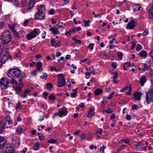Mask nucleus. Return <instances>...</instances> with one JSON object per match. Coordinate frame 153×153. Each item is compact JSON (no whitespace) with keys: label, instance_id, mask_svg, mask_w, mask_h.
<instances>
[{"label":"nucleus","instance_id":"obj_1","mask_svg":"<svg viewBox=\"0 0 153 153\" xmlns=\"http://www.w3.org/2000/svg\"><path fill=\"white\" fill-rule=\"evenodd\" d=\"M7 76L10 78L24 79L25 77V73L22 72L19 69L11 68L8 71Z\"/></svg>","mask_w":153,"mask_h":153},{"label":"nucleus","instance_id":"obj_2","mask_svg":"<svg viewBox=\"0 0 153 153\" xmlns=\"http://www.w3.org/2000/svg\"><path fill=\"white\" fill-rule=\"evenodd\" d=\"M0 39L3 44L9 43L12 39L10 32L7 30L4 31L1 36Z\"/></svg>","mask_w":153,"mask_h":153},{"label":"nucleus","instance_id":"obj_3","mask_svg":"<svg viewBox=\"0 0 153 153\" xmlns=\"http://www.w3.org/2000/svg\"><path fill=\"white\" fill-rule=\"evenodd\" d=\"M11 56L5 50H2L0 53V61L5 64L6 61H11Z\"/></svg>","mask_w":153,"mask_h":153},{"label":"nucleus","instance_id":"obj_4","mask_svg":"<svg viewBox=\"0 0 153 153\" xmlns=\"http://www.w3.org/2000/svg\"><path fill=\"white\" fill-rule=\"evenodd\" d=\"M38 11L35 15V18L36 19H42L45 16V8L43 5H40L38 8Z\"/></svg>","mask_w":153,"mask_h":153},{"label":"nucleus","instance_id":"obj_5","mask_svg":"<svg viewBox=\"0 0 153 153\" xmlns=\"http://www.w3.org/2000/svg\"><path fill=\"white\" fill-rule=\"evenodd\" d=\"M9 80L6 78L2 77L0 80V86L1 89L7 88L9 85Z\"/></svg>","mask_w":153,"mask_h":153},{"label":"nucleus","instance_id":"obj_6","mask_svg":"<svg viewBox=\"0 0 153 153\" xmlns=\"http://www.w3.org/2000/svg\"><path fill=\"white\" fill-rule=\"evenodd\" d=\"M39 34L38 31H37V29L35 28L33 31L28 33L26 35V38L28 40H30L36 37Z\"/></svg>","mask_w":153,"mask_h":153},{"label":"nucleus","instance_id":"obj_7","mask_svg":"<svg viewBox=\"0 0 153 153\" xmlns=\"http://www.w3.org/2000/svg\"><path fill=\"white\" fill-rule=\"evenodd\" d=\"M59 117H61L62 116H66L68 114L67 108L65 107H63L61 110L59 111Z\"/></svg>","mask_w":153,"mask_h":153},{"label":"nucleus","instance_id":"obj_8","mask_svg":"<svg viewBox=\"0 0 153 153\" xmlns=\"http://www.w3.org/2000/svg\"><path fill=\"white\" fill-rule=\"evenodd\" d=\"M5 153H15V151L13 147L10 145H7L5 146Z\"/></svg>","mask_w":153,"mask_h":153},{"label":"nucleus","instance_id":"obj_9","mask_svg":"<svg viewBox=\"0 0 153 153\" xmlns=\"http://www.w3.org/2000/svg\"><path fill=\"white\" fill-rule=\"evenodd\" d=\"M65 81L64 77L61 79L59 78L57 81L58 86L61 87L65 84Z\"/></svg>","mask_w":153,"mask_h":153},{"label":"nucleus","instance_id":"obj_10","mask_svg":"<svg viewBox=\"0 0 153 153\" xmlns=\"http://www.w3.org/2000/svg\"><path fill=\"white\" fill-rule=\"evenodd\" d=\"M95 113L94 109L91 108L89 109V111L86 113V116L88 117L91 118L94 115Z\"/></svg>","mask_w":153,"mask_h":153},{"label":"nucleus","instance_id":"obj_11","mask_svg":"<svg viewBox=\"0 0 153 153\" xmlns=\"http://www.w3.org/2000/svg\"><path fill=\"white\" fill-rule=\"evenodd\" d=\"M135 26V21L132 20L131 22L128 23L126 26V28L127 29H132L134 28Z\"/></svg>","mask_w":153,"mask_h":153},{"label":"nucleus","instance_id":"obj_12","mask_svg":"<svg viewBox=\"0 0 153 153\" xmlns=\"http://www.w3.org/2000/svg\"><path fill=\"white\" fill-rule=\"evenodd\" d=\"M49 30L51 31H52V33L54 35L59 34L60 33L58 28L54 26L52 27H51Z\"/></svg>","mask_w":153,"mask_h":153},{"label":"nucleus","instance_id":"obj_13","mask_svg":"<svg viewBox=\"0 0 153 153\" xmlns=\"http://www.w3.org/2000/svg\"><path fill=\"white\" fill-rule=\"evenodd\" d=\"M5 121H2L0 123V134H2L4 129V126L6 125Z\"/></svg>","mask_w":153,"mask_h":153},{"label":"nucleus","instance_id":"obj_14","mask_svg":"<svg viewBox=\"0 0 153 153\" xmlns=\"http://www.w3.org/2000/svg\"><path fill=\"white\" fill-rule=\"evenodd\" d=\"M146 102L148 104H150L151 102H153V97L146 94Z\"/></svg>","mask_w":153,"mask_h":153},{"label":"nucleus","instance_id":"obj_15","mask_svg":"<svg viewBox=\"0 0 153 153\" xmlns=\"http://www.w3.org/2000/svg\"><path fill=\"white\" fill-rule=\"evenodd\" d=\"M142 95L140 92H136L134 94V98L137 100H140V96Z\"/></svg>","mask_w":153,"mask_h":153},{"label":"nucleus","instance_id":"obj_16","mask_svg":"<svg viewBox=\"0 0 153 153\" xmlns=\"http://www.w3.org/2000/svg\"><path fill=\"white\" fill-rule=\"evenodd\" d=\"M35 4V1H30L28 4V8L27 9L28 10H30L33 8Z\"/></svg>","mask_w":153,"mask_h":153},{"label":"nucleus","instance_id":"obj_17","mask_svg":"<svg viewBox=\"0 0 153 153\" xmlns=\"http://www.w3.org/2000/svg\"><path fill=\"white\" fill-rule=\"evenodd\" d=\"M146 78L145 76H143L142 77L140 80V83L142 86H143L144 83L146 82Z\"/></svg>","mask_w":153,"mask_h":153},{"label":"nucleus","instance_id":"obj_18","mask_svg":"<svg viewBox=\"0 0 153 153\" xmlns=\"http://www.w3.org/2000/svg\"><path fill=\"white\" fill-rule=\"evenodd\" d=\"M140 56L146 58L147 56V52L144 50L141 51L139 53Z\"/></svg>","mask_w":153,"mask_h":153},{"label":"nucleus","instance_id":"obj_19","mask_svg":"<svg viewBox=\"0 0 153 153\" xmlns=\"http://www.w3.org/2000/svg\"><path fill=\"white\" fill-rule=\"evenodd\" d=\"M5 140L0 137V149L2 148L4 146Z\"/></svg>","mask_w":153,"mask_h":153},{"label":"nucleus","instance_id":"obj_20","mask_svg":"<svg viewBox=\"0 0 153 153\" xmlns=\"http://www.w3.org/2000/svg\"><path fill=\"white\" fill-rule=\"evenodd\" d=\"M6 121L8 122V124L9 125L12 123L13 121L12 120H10V117L9 115H7L5 117Z\"/></svg>","mask_w":153,"mask_h":153},{"label":"nucleus","instance_id":"obj_21","mask_svg":"<svg viewBox=\"0 0 153 153\" xmlns=\"http://www.w3.org/2000/svg\"><path fill=\"white\" fill-rule=\"evenodd\" d=\"M144 67L143 68V70H149V68H150L151 65V64L150 62L148 63V64L145 63L144 64Z\"/></svg>","mask_w":153,"mask_h":153},{"label":"nucleus","instance_id":"obj_22","mask_svg":"<svg viewBox=\"0 0 153 153\" xmlns=\"http://www.w3.org/2000/svg\"><path fill=\"white\" fill-rule=\"evenodd\" d=\"M102 90L100 88H97L94 91V94L96 95H100L102 92Z\"/></svg>","mask_w":153,"mask_h":153},{"label":"nucleus","instance_id":"obj_23","mask_svg":"<svg viewBox=\"0 0 153 153\" xmlns=\"http://www.w3.org/2000/svg\"><path fill=\"white\" fill-rule=\"evenodd\" d=\"M37 69L39 71L42 67V63L41 62H37L36 65Z\"/></svg>","mask_w":153,"mask_h":153},{"label":"nucleus","instance_id":"obj_24","mask_svg":"<svg viewBox=\"0 0 153 153\" xmlns=\"http://www.w3.org/2000/svg\"><path fill=\"white\" fill-rule=\"evenodd\" d=\"M39 144L38 142H36L34 143L33 146V149L36 151H37L39 149Z\"/></svg>","mask_w":153,"mask_h":153},{"label":"nucleus","instance_id":"obj_25","mask_svg":"<svg viewBox=\"0 0 153 153\" xmlns=\"http://www.w3.org/2000/svg\"><path fill=\"white\" fill-rule=\"evenodd\" d=\"M10 84H14L17 85L18 84V82L14 78H12L11 79L10 82Z\"/></svg>","mask_w":153,"mask_h":153},{"label":"nucleus","instance_id":"obj_26","mask_svg":"<svg viewBox=\"0 0 153 153\" xmlns=\"http://www.w3.org/2000/svg\"><path fill=\"white\" fill-rule=\"evenodd\" d=\"M49 99L50 100H54L56 99L55 94H51L49 96Z\"/></svg>","mask_w":153,"mask_h":153},{"label":"nucleus","instance_id":"obj_27","mask_svg":"<svg viewBox=\"0 0 153 153\" xmlns=\"http://www.w3.org/2000/svg\"><path fill=\"white\" fill-rule=\"evenodd\" d=\"M141 8L139 4H137L135 5L134 6V8L133 10L134 12H136L137 11L139 10Z\"/></svg>","mask_w":153,"mask_h":153},{"label":"nucleus","instance_id":"obj_28","mask_svg":"<svg viewBox=\"0 0 153 153\" xmlns=\"http://www.w3.org/2000/svg\"><path fill=\"white\" fill-rule=\"evenodd\" d=\"M15 90L16 91V94H17L18 95L19 94L18 93L21 92L22 91V89L19 86H16L15 87Z\"/></svg>","mask_w":153,"mask_h":153},{"label":"nucleus","instance_id":"obj_29","mask_svg":"<svg viewBox=\"0 0 153 153\" xmlns=\"http://www.w3.org/2000/svg\"><path fill=\"white\" fill-rule=\"evenodd\" d=\"M16 131L18 134H20L23 132V130L21 128L19 127L17 128Z\"/></svg>","mask_w":153,"mask_h":153},{"label":"nucleus","instance_id":"obj_30","mask_svg":"<svg viewBox=\"0 0 153 153\" xmlns=\"http://www.w3.org/2000/svg\"><path fill=\"white\" fill-rule=\"evenodd\" d=\"M57 141V139L54 140L52 138H51L48 140V142L50 143H55Z\"/></svg>","mask_w":153,"mask_h":153},{"label":"nucleus","instance_id":"obj_31","mask_svg":"<svg viewBox=\"0 0 153 153\" xmlns=\"http://www.w3.org/2000/svg\"><path fill=\"white\" fill-rule=\"evenodd\" d=\"M19 85L20 87H22L24 85L23 82H22V80L23 79L19 78Z\"/></svg>","mask_w":153,"mask_h":153},{"label":"nucleus","instance_id":"obj_32","mask_svg":"<svg viewBox=\"0 0 153 153\" xmlns=\"http://www.w3.org/2000/svg\"><path fill=\"white\" fill-rule=\"evenodd\" d=\"M57 26L59 28H64V27L65 26L64 23L62 22H61L58 23L57 25Z\"/></svg>","mask_w":153,"mask_h":153},{"label":"nucleus","instance_id":"obj_33","mask_svg":"<svg viewBox=\"0 0 153 153\" xmlns=\"http://www.w3.org/2000/svg\"><path fill=\"white\" fill-rule=\"evenodd\" d=\"M149 15L150 19L153 20V10H149Z\"/></svg>","mask_w":153,"mask_h":153},{"label":"nucleus","instance_id":"obj_34","mask_svg":"<svg viewBox=\"0 0 153 153\" xmlns=\"http://www.w3.org/2000/svg\"><path fill=\"white\" fill-rule=\"evenodd\" d=\"M14 33L13 35L15 37L19 38L20 36H19L18 33L15 30L13 32Z\"/></svg>","mask_w":153,"mask_h":153},{"label":"nucleus","instance_id":"obj_35","mask_svg":"<svg viewBox=\"0 0 153 153\" xmlns=\"http://www.w3.org/2000/svg\"><path fill=\"white\" fill-rule=\"evenodd\" d=\"M117 55L120 60H121L122 59L123 54L122 52H118L117 53Z\"/></svg>","mask_w":153,"mask_h":153},{"label":"nucleus","instance_id":"obj_36","mask_svg":"<svg viewBox=\"0 0 153 153\" xmlns=\"http://www.w3.org/2000/svg\"><path fill=\"white\" fill-rule=\"evenodd\" d=\"M142 49V47L141 45L140 44H138L136 46V50L137 51H139Z\"/></svg>","mask_w":153,"mask_h":153},{"label":"nucleus","instance_id":"obj_37","mask_svg":"<svg viewBox=\"0 0 153 153\" xmlns=\"http://www.w3.org/2000/svg\"><path fill=\"white\" fill-rule=\"evenodd\" d=\"M46 87L48 89H51L53 87V84L50 83H47L46 84Z\"/></svg>","mask_w":153,"mask_h":153},{"label":"nucleus","instance_id":"obj_38","mask_svg":"<svg viewBox=\"0 0 153 153\" xmlns=\"http://www.w3.org/2000/svg\"><path fill=\"white\" fill-rule=\"evenodd\" d=\"M80 136V139L82 140H85L86 139V135L84 133H82V135H79Z\"/></svg>","mask_w":153,"mask_h":153},{"label":"nucleus","instance_id":"obj_39","mask_svg":"<svg viewBox=\"0 0 153 153\" xmlns=\"http://www.w3.org/2000/svg\"><path fill=\"white\" fill-rule=\"evenodd\" d=\"M131 84H130L129 85L128 91L126 92V93L128 95H130L131 93Z\"/></svg>","mask_w":153,"mask_h":153},{"label":"nucleus","instance_id":"obj_40","mask_svg":"<svg viewBox=\"0 0 153 153\" xmlns=\"http://www.w3.org/2000/svg\"><path fill=\"white\" fill-rule=\"evenodd\" d=\"M40 77L42 79L46 80L47 78V74L46 73H44L43 76H40Z\"/></svg>","mask_w":153,"mask_h":153},{"label":"nucleus","instance_id":"obj_41","mask_svg":"<svg viewBox=\"0 0 153 153\" xmlns=\"http://www.w3.org/2000/svg\"><path fill=\"white\" fill-rule=\"evenodd\" d=\"M9 27L10 28V29L13 32L15 30L14 29V27L15 25H8Z\"/></svg>","mask_w":153,"mask_h":153},{"label":"nucleus","instance_id":"obj_42","mask_svg":"<svg viewBox=\"0 0 153 153\" xmlns=\"http://www.w3.org/2000/svg\"><path fill=\"white\" fill-rule=\"evenodd\" d=\"M146 94H147L148 95H150L151 96H152L153 97V90H150L146 93Z\"/></svg>","mask_w":153,"mask_h":153},{"label":"nucleus","instance_id":"obj_43","mask_svg":"<svg viewBox=\"0 0 153 153\" xmlns=\"http://www.w3.org/2000/svg\"><path fill=\"white\" fill-rule=\"evenodd\" d=\"M146 94H147L148 95H150L151 96H152L153 97V90H150L146 93Z\"/></svg>","mask_w":153,"mask_h":153},{"label":"nucleus","instance_id":"obj_44","mask_svg":"<svg viewBox=\"0 0 153 153\" xmlns=\"http://www.w3.org/2000/svg\"><path fill=\"white\" fill-rule=\"evenodd\" d=\"M146 94H147L148 95H150L151 96H152L153 97V90H150L146 93Z\"/></svg>","mask_w":153,"mask_h":153},{"label":"nucleus","instance_id":"obj_45","mask_svg":"<svg viewBox=\"0 0 153 153\" xmlns=\"http://www.w3.org/2000/svg\"><path fill=\"white\" fill-rule=\"evenodd\" d=\"M146 94H147L148 95H150L151 96H152L153 97V90H150L146 93Z\"/></svg>","mask_w":153,"mask_h":153},{"label":"nucleus","instance_id":"obj_46","mask_svg":"<svg viewBox=\"0 0 153 153\" xmlns=\"http://www.w3.org/2000/svg\"><path fill=\"white\" fill-rule=\"evenodd\" d=\"M61 46V42L60 41H58L55 45V47L57 48L60 47Z\"/></svg>","mask_w":153,"mask_h":153},{"label":"nucleus","instance_id":"obj_47","mask_svg":"<svg viewBox=\"0 0 153 153\" xmlns=\"http://www.w3.org/2000/svg\"><path fill=\"white\" fill-rule=\"evenodd\" d=\"M139 108L138 106L136 104H134L132 105V109L134 110L135 109L137 110Z\"/></svg>","mask_w":153,"mask_h":153},{"label":"nucleus","instance_id":"obj_48","mask_svg":"<svg viewBox=\"0 0 153 153\" xmlns=\"http://www.w3.org/2000/svg\"><path fill=\"white\" fill-rule=\"evenodd\" d=\"M106 112L108 114L111 113L112 112V110L111 108H107L105 110Z\"/></svg>","mask_w":153,"mask_h":153},{"label":"nucleus","instance_id":"obj_49","mask_svg":"<svg viewBox=\"0 0 153 153\" xmlns=\"http://www.w3.org/2000/svg\"><path fill=\"white\" fill-rule=\"evenodd\" d=\"M94 45V43H91L88 46V47L91 50H92L93 49V46Z\"/></svg>","mask_w":153,"mask_h":153},{"label":"nucleus","instance_id":"obj_50","mask_svg":"<svg viewBox=\"0 0 153 153\" xmlns=\"http://www.w3.org/2000/svg\"><path fill=\"white\" fill-rule=\"evenodd\" d=\"M22 107L21 104L19 102L17 104V105L16 107V109L21 108Z\"/></svg>","mask_w":153,"mask_h":153},{"label":"nucleus","instance_id":"obj_51","mask_svg":"<svg viewBox=\"0 0 153 153\" xmlns=\"http://www.w3.org/2000/svg\"><path fill=\"white\" fill-rule=\"evenodd\" d=\"M128 85L126 86L125 87L123 88H122L120 90V92H123L127 90L128 89Z\"/></svg>","mask_w":153,"mask_h":153},{"label":"nucleus","instance_id":"obj_52","mask_svg":"<svg viewBox=\"0 0 153 153\" xmlns=\"http://www.w3.org/2000/svg\"><path fill=\"white\" fill-rule=\"evenodd\" d=\"M149 73L148 74V75L151 76H152V74H153V70L151 68H149Z\"/></svg>","mask_w":153,"mask_h":153},{"label":"nucleus","instance_id":"obj_53","mask_svg":"<svg viewBox=\"0 0 153 153\" xmlns=\"http://www.w3.org/2000/svg\"><path fill=\"white\" fill-rule=\"evenodd\" d=\"M111 66L113 68L115 69L117 67L116 63L115 62H112L111 63Z\"/></svg>","mask_w":153,"mask_h":153},{"label":"nucleus","instance_id":"obj_54","mask_svg":"<svg viewBox=\"0 0 153 153\" xmlns=\"http://www.w3.org/2000/svg\"><path fill=\"white\" fill-rule=\"evenodd\" d=\"M91 21L90 20L86 21L84 23V25L85 27H88L90 26V25L89 23Z\"/></svg>","mask_w":153,"mask_h":153},{"label":"nucleus","instance_id":"obj_55","mask_svg":"<svg viewBox=\"0 0 153 153\" xmlns=\"http://www.w3.org/2000/svg\"><path fill=\"white\" fill-rule=\"evenodd\" d=\"M122 140L126 144H128L130 142V139L129 138H127V140L122 139Z\"/></svg>","mask_w":153,"mask_h":153},{"label":"nucleus","instance_id":"obj_56","mask_svg":"<svg viewBox=\"0 0 153 153\" xmlns=\"http://www.w3.org/2000/svg\"><path fill=\"white\" fill-rule=\"evenodd\" d=\"M105 148L106 147H105L104 146H103L102 147H101L100 150V153H103L104 152V150Z\"/></svg>","mask_w":153,"mask_h":153},{"label":"nucleus","instance_id":"obj_57","mask_svg":"<svg viewBox=\"0 0 153 153\" xmlns=\"http://www.w3.org/2000/svg\"><path fill=\"white\" fill-rule=\"evenodd\" d=\"M132 42L133 43L131 46V50H133L135 47V43L134 41H132Z\"/></svg>","mask_w":153,"mask_h":153},{"label":"nucleus","instance_id":"obj_58","mask_svg":"<svg viewBox=\"0 0 153 153\" xmlns=\"http://www.w3.org/2000/svg\"><path fill=\"white\" fill-rule=\"evenodd\" d=\"M127 147V146L126 145H122L121 146L118 147V148L120 149V150H121L124 148L126 147ZM119 151V150H118Z\"/></svg>","mask_w":153,"mask_h":153},{"label":"nucleus","instance_id":"obj_59","mask_svg":"<svg viewBox=\"0 0 153 153\" xmlns=\"http://www.w3.org/2000/svg\"><path fill=\"white\" fill-rule=\"evenodd\" d=\"M77 95V93L76 92H73L71 94L70 96L72 97H75Z\"/></svg>","mask_w":153,"mask_h":153},{"label":"nucleus","instance_id":"obj_60","mask_svg":"<svg viewBox=\"0 0 153 153\" xmlns=\"http://www.w3.org/2000/svg\"><path fill=\"white\" fill-rule=\"evenodd\" d=\"M41 135L40 136H39V139L41 140H44L45 136L43 135L42 133L41 134Z\"/></svg>","mask_w":153,"mask_h":153},{"label":"nucleus","instance_id":"obj_61","mask_svg":"<svg viewBox=\"0 0 153 153\" xmlns=\"http://www.w3.org/2000/svg\"><path fill=\"white\" fill-rule=\"evenodd\" d=\"M70 31L71 32L75 33L77 31L76 28L73 27L72 29H70Z\"/></svg>","mask_w":153,"mask_h":153},{"label":"nucleus","instance_id":"obj_62","mask_svg":"<svg viewBox=\"0 0 153 153\" xmlns=\"http://www.w3.org/2000/svg\"><path fill=\"white\" fill-rule=\"evenodd\" d=\"M149 55L152 59V61L153 62V49L151 50V51L149 53Z\"/></svg>","mask_w":153,"mask_h":153},{"label":"nucleus","instance_id":"obj_63","mask_svg":"<svg viewBox=\"0 0 153 153\" xmlns=\"http://www.w3.org/2000/svg\"><path fill=\"white\" fill-rule=\"evenodd\" d=\"M118 73L116 72H115L113 76V78L114 79H116L118 77Z\"/></svg>","mask_w":153,"mask_h":153},{"label":"nucleus","instance_id":"obj_64","mask_svg":"<svg viewBox=\"0 0 153 153\" xmlns=\"http://www.w3.org/2000/svg\"><path fill=\"white\" fill-rule=\"evenodd\" d=\"M54 10L52 9L49 11L50 14L51 15H53L54 14Z\"/></svg>","mask_w":153,"mask_h":153}]
</instances>
